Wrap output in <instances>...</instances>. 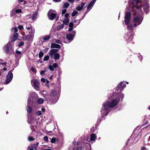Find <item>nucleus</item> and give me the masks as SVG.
I'll use <instances>...</instances> for the list:
<instances>
[{
  "label": "nucleus",
  "mask_w": 150,
  "mask_h": 150,
  "mask_svg": "<svg viewBox=\"0 0 150 150\" xmlns=\"http://www.w3.org/2000/svg\"><path fill=\"white\" fill-rule=\"evenodd\" d=\"M24 45V42H21L20 43H19L18 44V46H21Z\"/></svg>",
  "instance_id": "nucleus-46"
},
{
  "label": "nucleus",
  "mask_w": 150,
  "mask_h": 150,
  "mask_svg": "<svg viewBox=\"0 0 150 150\" xmlns=\"http://www.w3.org/2000/svg\"><path fill=\"white\" fill-rule=\"evenodd\" d=\"M33 87L36 90H39L40 83L38 81L36 80H33L31 81Z\"/></svg>",
  "instance_id": "nucleus-9"
},
{
  "label": "nucleus",
  "mask_w": 150,
  "mask_h": 150,
  "mask_svg": "<svg viewBox=\"0 0 150 150\" xmlns=\"http://www.w3.org/2000/svg\"><path fill=\"white\" fill-rule=\"evenodd\" d=\"M7 70V68L6 67H4L3 68V70L4 71H6Z\"/></svg>",
  "instance_id": "nucleus-59"
},
{
  "label": "nucleus",
  "mask_w": 150,
  "mask_h": 150,
  "mask_svg": "<svg viewBox=\"0 0 150 150\" xmlns=\"http://www.w3.org/2000/svg\"><path fill=\"white\" fill-rule=\"evenodd\" d=\"M18 28L20 30H21L23 28V27L22 25H19L18 26Z\"/></svg>",
  "instance_id": "nucleus-51"
},
{
  "label": "nucleus",
  "mask_w": 150,
  "mask_h": 150,
  "mask_svg": "<svg viewBox=\"0 0 150 150\" xmlns=\"http://www.w3.org/2000/svg\"><path fill=\"white\" fill-rule=\"evenodd\" d=\"M69 27H73V23L72 22H71L69 24Z\"/></svg>",
  "instance_id": "nucleus-49"
},
{
  "label": "nucleus",
  "mask_w": 150,
  "mask_h": 150,
  "mask_svg": "<svg viewBox=\"0 0 150 150\" xmlns=\"http://www.w3.org/2000/svg\"><path fill=\"white\" fill-rule=\"evenodd\" d=\"M141 5L144 11L146 13L148 12L149 6L147 3L145 2L144 4H142L140 0H131V4L129 6L133 11L134 15L133 18V24L130 22L131 17V13L128 12L125 13L124 22L125 24L127 25V29L131 31L133 30V27H136L139 25L143 19V13L141 10L142 7H139Z\"/></svg>",
  "instance_id": "nucleus-1"
},
{
  "label": "nucleus",
  "mask_w": 150,
  "mask_h": 150,
  "mask_svg": "<svg viewBox=\"0 0 150 150\" xmlns=\"http://www.w3.org/2000/svg\"><path fill=\"white\" fill-rule=\"evenodd\" d=\"M59 54L58 53H56L54 55V58L55 60H57L59 59Z\"/></svg>",
  "instance_id": "nucleus-30"
},
{
  "label": "nucleus",
  "mask_w": 150,
  "mask_h": 150,
  "mask_svg": "<svg viewBox=\"0 0 150 150\" xmlns=\"http://www.w3.org/2000/svg\"><path fill=\"white\" fill-rule=\"evenodd\" d=\"M78 11L76 10L74 11L71 14L72 16H75L76 15H77L78 14Z\"/></svg>",
  "instance_id": "nucleus-34"
},
{
  "label": "nucleus",
  "mask_w": 150,
  "mask_h": 150,
  "mask_svg": "<svg viewBox=\"0 0 150 150\" xmlns=\"http://www.w3.org/2000/svg\"><path fill=\"white\" fill-rule=\"evenodd\" d=\"M13 46V44L12 43L10 42H8L4 47L5 52L6 53L8 54L9 52V49H12Z\"/></svg>",
  "instance_id": "nucleus-10"
},
{
  "label": "nucleus",
  "mask_w": 150,
  "mask_h": 150,
  "mask_svg": "<svg viewBox=\"0 0 150 150\" xmlns=\"http://www.w3.org/2000/svg\"><path fill=\"white\" fill-rule=\"evenodd\" d=\"M46 82L47 83H49V81L48 80H46Z\"/></svg>",
  "instance_id": "nucleus-62"
},
{
  "label": "nucleus",
  "mask_w": 150,
  "mask_h": 150,
  "mask_svg": "<svg viewBox=\"0 0 150 150\" xmlns=\"http://www.w3.org/2000/svg\"><path fill=\"white\" fill-rule=\"evenodd\" d=\"M43 139L45 142H47L48 141V137L47 136H45L44 137Z\"/></svg>",
  "instance_id": "nucleus-39"
},
{
  "label": "nucleus",
  "mask_w": 150,
  "mask_h": 150,
  "mask_svg": "<svg viewBox=\"0 0 150 150\" xmlns=\"http://www.w3.org/2000/svg\"><path fill=\"white\" fill-rule=\"evenodd\" d=\"M87 144L88 145V144H84L83 146L82 145H79L76 148H74L72 150H91L90 148L86 147L87 146Z\"/></svg>",
  "instance_id": "nucleus-7"
},
{
  "label": "nucleus",
  "mask_w": 150,
  "mask_h": 150,
  "mask_svg": "<svg viewBox=\"0 0 150 150\" xmlns=\"http://www.w3.org/2000/svg\"><path fill=\"white\" fill-rule=\"evenodd\" d=\"M70 2H73L74 0H68Z\"/></svg>",
  "instance_id": "nucleus-58"
},
{
  "label": "nucleus",
  "mask_w": 150,
  "mask_h": 150,
  "mask_svg": "<svg viewBox=\"0 0 150 150\" xmlns=\"http://www.w3.org/2000/svg\"><path fill=\"white\" fill-rule=\"evenodd\" d=\"M45 111V109L44 108H42L41 109V111H39L36 112V115H42Z\"/></svg>",
  "instance_id": "nucleus-16"
},
{
  "label": "nucleus",
  "mask_w": 150,
  "mask_h": 150,
  "mask_svg": "<svg viewBox=\"0 0 150 150\" xmlns=\"http://www.w3.org/2000/svg\"><path fill=\"white\" fill-rule=\"evenodd\" d=\"M2 90V88H0V91H1Z\"/></svg>",
  "instance_id": "nucleus-64"
},
{
  "label": "nucleus",
  "mask_w": 150,
  "mask_h": 150,
  "mask_svg": "<svg viewBox=\"0 0 150 150\" xmlns=\"http://www.w3.org/2000/svg\"><path fill=\"white\" fill-rule=\"evenodd\" d=\"M28 121L29 123L32 124L34 122V119L32 117L31 115H28Z\"/></svg>",
  "instance_id": "nucleus-14"
},
{
  "label": "nucleus",
  "mask_w": 150,
  "mask_h": 150,
  "mask_svg": "<svg viewBox=\"0 0 150 150\" xmlns=\"http://www.w3.org/2000/svg\"><path fill=\"white\" fill-rule=\"evenodd\" d=\"M41 81L42 82H43L44 83H45V81H46V80L45 79L43 78H42L41 79Z\"/></svg>",
  "instance_id": "nucleus-52"
},
{
  "label": "nucleus",
  "mask_w": 150,
  "mask_h": 150,
  "mask_svg": "<svg viewBox=\"0 0 150 150\" xmlns=\"http://www.w3.org/2000/svg\"><path fill=\"white\" fill-rule=\"evenodd\" d=\"M18 29L17 27H15L14 28H12L11 29V31L12 32H13L14 33H17Z\"/></svg>",
  "instance_id": "nucleus-29"
},
{
  "label": "nucleus",
  "mask_w": 150,
  "mask_h": 150,
  "mask_svg": "<svg viewBox=\"0 0 150 150\" xmlns=\"http://www.w3.org/2000/svg\"><path fill=\"white\" fill-rule=\"evenodd\" d=\"M56 139L55 138H52L51 140V142L52 143H54L55 142Z\"/></svg>",
  "instance_id": "nucleus-44"
},
{
  "label": "nucleus",
  "mask_w": 150,
  "mask_h": 150,
  "mask_svg": "<svg viewBox=\"0 0 150 150\" xmlns=\"http://www.w3.org/2000/svg\"><path fill=\"white\" fill-rule=\"evenodd\" d=\"M57 93V91H52L51 92V95L52 96H55Z\"/></svg>",
  "instance_id": "nucleus-31"
},
{
  "label": "nucleus",
  "mask_w": 150,
  "mask_h": 150,
  "mask_svg": "<svg viewBox=\"0 0 150 150\" xmlns=\"http://www.w3.org/2000/svg\"><path fill=\"white\" fill-rule=\"evenodd\" d=\"M74 22H75V23H77V22H78V23H80V21H79V20H76V21H74Z\"/></svg>",
  "instance_id": "nucleus-61"
},
{
  "label": "nucleus",
  "mask_w": 150,
  "mask_h": 150,
  "mask_svg": "<svg viewBox=\"0 0 150 150\" xmlns=\"http://www.w3.org/2000/svg\"><path fill=\"white\" fill-rule=\"evenodd\" d=\"M24 0H18V2H23Z\"/></svg>",
  "instance_id": "nucleus-60"
},
{
  "label": "nucleus",
  "mask_w": 150,
  "mask_h": 150,
  "mask_svg": "<svg viewBox=\"0 0 150 150\" xmlns=\"http://www.w3.org/2000/svg\"><path fill=\"white\" fill-rule=\"evenodd\" d=\"M28 149H29V150H34L32 148L29 149V147L28 148Z\"/></svg>",
  "instance_id": "nucleus-63"
},
{
  "label": "nucleus",
  "mask_w": 150,
  "mask_h": 150,
  "mask_svg": "<svg viewBox=\"0 0 150 150\" xmlns=\"http://www.w3.org/2000/svg\"><path fill=\"white\" fill-rule=\"evenodd\" d=\"M73 144L74 146L77 145L78 144V143L76 141H74L73 142Z\"/></svg>",
  "instance_id": "nucleus-43"
},
{
  "label": "nucleus",
  "mask_w": 150,
  "mask_h": 150,
  "mask_svg": "<svg viewBox=\"0 0 150 150\" xmlns=\"http://www.w3.org/2000/svg\"><path fill=\"white\" fill-rule=\"evenodd\" d=\"M39 144L38 142H37L36 143L34 144H33L31 145V147L32 148H34L35 149H36V148L38 147V146Z\"/></svg>",
  "instance_id": "nucleus-23"
},
{
  "label": "nucleus",
  "mask_w": 150,
  "mask_h": 150,
  "mask_svg": "<svg viewBox=\"0 0 150 150\" xmlns=\"http://www.w3.org/2000/svg\"><path fill=\"white\" fill-rule=\"evenodd\" d=\"M43 55V53L42 51H40L39 54V58L42 57Z\"/></svg>",
  "instance_id": "nucleus-38"
},
{
  "label": "nucleus",
  "mask_w": 150,
  "mask_h": 150,
  "mask_svg": "<svg viewBox=\"0 0 150 150\" xmlns=\"http://www.w3.org/2000/svg\"><path fill=\"white\" fill-rule=\"evenodd\" d=\"M52 66L54 67V68H56L58 67V65L57 63H54L52 65Z\"/></svg>",
  "instance_id": "nucleus-42"
},
{
  "label": "nucleus",
  "mask_w": 150,
  "mask_h": 150,
  "mask_svg": "<svg viewBox=\"0 0 150 150\" xmlns=\"http://www.w3.org/2000/svg\"><path fill=\"white\" fill-rule=\"evenodd\" d=\"M126 86V84L124 82H122L119 83L117 88V90L120 91H121Z\"/></svg>",
  "instance_id": "nucleus-11"
},
{
  "label": "nucleus",
  "mask_w": 150,
  "mask_h": 150,
  "mask_svg": "<svg viewBox=\"0 0 150 150\" xmlns=\"http://www.w3.org/2000/svg\"><path fill=\"white\" fill-rule=\"evenodd\" d=\"M64 26V25L63 24H62L59 27H58L57 28V30H60L61 29L63 28Z\"/></svg>",
  "instance_id": "nucleus-32"
},
{
  "label": "nucleus",
  "mask_w": 150,
  "mask_h": 150,
  "mask_svg": "<svg viewBox=\"0 0 150 150\" xmlns=\"http://www.w3.org/2000/svg\"><path fill=\"white\" fill-rule=\"evenodd\" d=\"M31 105H28H28L27 107V112H28L29 114H30L32 112L33 110L32 108L30 106Z\"/></svg>",
  "instance_id": "nucleus-21"
},
{
  "label": "nucleus",
  "mask_w": 150,
  "mask_h": 150,
  "mask_svg": "<svg viewBox=\"0 0 150 150\" xmlns=\"http://www.w3.org/2000/svg\"><path fill=\"white\" fill-rule=\"evenodd\" d=\"M69 4L68 3H65L64 4L63 7L64 8H67L69 7Z\"/></svg>",
  "instance_id": "nucleus-33"
},
{
  "label": "nucleus",
  "mask_w": 150,
  "mask_h": 150,
  "mask_svg": "<svg viewBox=\"0 0 150 150\" xmlns=\"http://www.w3.org/2000/svg\"><path fill=\"white\" fill-rule=\"evenodd\" d=\"M145 141L146 142H150V133L146 134L144 137Z\"/></svg>",
  "instance_id": "nucleus-17"
},
{
  "label": "nucleus",
  "mask_w": 150,
  "mask_h": 150,
  "mask_svg": "<svg viewBox=\"0 0 150 150\" xmlns=\"http://www.w3.org/2000/svg\"><path fill=\"white\" fill-rule=\"evenodd\" d=\"M48 67L50 71H53L54 70V67L52 65H50Z\"/></svg>",
  "instance_id": "nucleus-36"
},
{
  "label": "nucleus",
  "mask_w": 150,
  "mask_h": 150,
  "mask_svg": "<svg viewBox=\"0 0 150 150\" xmlns=\"http://www.w3.org/2000/svg\"><path fill=\"white\" fill-rule=\"evenodd\" d=\"M73 27H70V28L69 29L68 31H71L73 30Z\"/></svg>",
  "instance_id": "nucleus-55"
},
{
  "label": "nucleus",
  "mask_w": 150,
  "mask_h": 150,
  "mask_svg": "<svg viewBox=\"0 0 150 150\" xmlns=\"http://www.w3.org/2000/svg\"><path fill=\"white\" fill-rule=\"evenodd\" d=\"M61 0H53L55 2H59Z\"/></svg>",
  "instance_id": "nucleus-56"
},
{
  "label": "nucleus",
  "mask_w": 150,
  "mask_h": 150,
  "mask_svg": "<svg viewBox=\"0 0 150 150\" xmlns=\"http://www.w3.org/2000/svg\"><path fill=\"white\" fill-rule=\"evenodd\" d=\"M18 33H14L13 35V37L11 39V41L13 42L16 40L18 38Z\"/></svg>",
  "instance_id": "nucleus-19"
},
{
  "label": "nucleus",
  "mask_w": 150,
  "mask_h": 150,
  "mask_svg": "<svg viewBox=\"0 0 150 150\" xmlns=\"http://www.w3.org/2000/svg\"><path fill=\"white\" fill-rule=\"evenodd\" d=\"M38 14L37 12H35L33 14L32 18V19L33 21H35L37 18Z\"/></svg>",
  "instance_id": "nucleus-24"
},
{
  "label": "nucleus",
  "mask_w": 150,
  "mask_h": 150,
  "mask_svg": "<svg viewBox=\"0 0 150 150\" xmlns=\"http://www.w3.org/2000/svg\"><path fill=\"white\" fill-rule=\"evenodd\" d=\"M96 138V135L95 134H92L91 135L90 140L92 143H93L95 142Z\"/></svg>",
  "instance_id": "nucleus-13"
},
{
  "label": "nucleus",
  "mask_w": 150,
  "mask_h": 150,
  "mask_svg": "<svg viewBox=\"0 0 150 150\" xmlns=\"http://www.w3.org/2000/svg\"><path fill=\"white\" fill-rule=\"evenodd\" d=\"M50 38V36H44L42 38V40L44 42H46L47 40H49Z\"/></svg>",
  "instance_id": "nucleus-25"
},
{
  "label": "nucleus",
  "mask_w": 150,
  "mask_h": 150,
  "mask_svg": "<svg viewBox=\"0 0 150 150\" xmlns=\"http://www.w3.org/2000/svg\"><path fill=\"white\" fill-rule=\"evenodd\" d=\"M49 57L48 55H47L45 56L44 58V60L45 61H47L49 60Z\"/></svg>",
  "instance_id": "nucleus-37"
},
{
  "label": "nucleus",
  "mask_w": 150,
  "mask_h": 150,
  "mask_svg": "<svg viewBox=\"0 0 150 150\" xmlns=\"http://www.w3.org/2000/svg\"><path fill=\"white\" fill-rule=\"evenodd\" d=\"M60 45L55 43H52L51 44V48H60Z\"/></svg>",
  "instance_id": "nucleus-20"
},
{
  "label": "nucleus",
  "mask_w": 150,
  "mask_h": 150,
  "mask_svg": "<svg viewBox=\"0 0 150 150\" xmlns=\"http://www.w3.org/2000/svg\"><path fill=\"white\" fill-rule=\"evenodd\" d=\"M28 140L29 141H31L35 140V139L33 137L30 136L28 137Z\"/></svg>",
  "instance_id": "nucleus-35"
},
{
  "label": "nucleus",
  "mask_w": 150,
  "mask_h": 150,
  "mask_svg": "<svg viewBox=\"0 0 150 150\" xmlns=\"http://www.w3.org/2000/svg\"><path fill=\"white\" fill-rule=\"evenodd\" d=\"M56 12L55 11L50 10L48 13V16L49 19L52 20L56 17Z\"/></svg>",
  "instance_id": "nucleus-8"
},
{
  "label": "nucleus",
  "mask_w": 150,
  "mask_h": 150,
  "mask_svg": "<svg viewBox=\"0 0 150 150\" xmlns=\"http://www.w3.org/2000/svg\"><path fill=\"white\" fill-rule=\"evenodd\" d=\"M13 69L10 71L7 76L5 82H4L5 84H8L12 80L13 77V74L12 71Z\"/></svg>",
  "instance_id": "nucleus-6"
},
{
  "label": "nucleus",
  "mask_w": 150,
  "mask_h": 150,
  "mask_svg": "<svg viewBox=\"0 0 150 150\" xmlns=\"http://www.w3.org/2000/svg\"><path fill=\"white\" fill-rule=\"evenodd\" d=\"M57 52V50L54 49H52L50 50L49 53V55L52 57H53V55H55V54Z\"/></svg>",
  "instance_id": "nucleus-15"
},
{
  "label": "nucleus",
  "mask_w": 150,
  "mask_h": 150,
  "mask_svg": "<svg viewBox=\"0 0 150 150\" xmlns=\"http://www.w3.org/2000/svg\"><path fill=\"white\" fill-rule=\"evenodd\" d=\"M96 1V0H93L90 3L87 7L86 12L88 13Z\"/></svg>",
  "instance_id": "nucleus-12"
},
{
  "label": "nucleus",
  "mask_w": 150,
  "mask_h": 150,
  "mask_svg": "<svg viewBox=\"0 0 150 150\" xmlns=\"http://www.w3.org/2000/svg\"><path fill=\"white\" fill-rule=\"evenodd\" d=\"M76 32L73 31L72 32V34H68L66 35V38L67 40H66L65 37H63L61 38V40L64 42L68 43L71 42L74 39V38L75 36Z\"/></svg>",
  "instance_id": "nucleus-5"
},
{
  "label": "nucleus",
  "mask_w": 150,
  "mask_h": 150,
  "mask_svg": "<svg viewBox=\"0 0 150 150\" xmlns=\"http://www.w3.org/2000/svg\"><path fill=\"white\" fill-rule=\"evenodd\" d=\"M3 70H0V76H1V74L2 73Z\"/></svg>",
  "instance_id": "nucleus-57"
},
{
  "label": "nucleus",
  "mask_w": 150,
  "mask_h": 150,
  "mask_svg": "<svg viewBox=\"0 0 150 150\" xmlns=\"http://www.w3.org/2000/svg\"><path fill=\"white\" fill-rule=\"evenodd\" d=\"M66 11H67V10L66 9H64L62 11V14L63 15L64 14L66 13Z\"/></svg>",
  "instance_id": "nucleus-50"
},
{
  "label": "nucleus",
  "mask_w": 150,
  "mask_h": 150,
  "mask_svg": "<svg viewBox=\"0 0 150 150\" xmlns=\"http://www.w3.org/2000/svg\"><path fill=\"white\" fill-rule=\"evenodd\" d=\"M6 62H4V61L2 59H0V65H2L3 67H5L7 64Z\"/></svg>",
  "instance_id": "nucleus-26"
},
{
  "label": "nucleus",
  "mask_w": 150,
  "mask_h": 150,
  "mask_svg": "<svg viewBox=\"0 0 150 150\" xmlns=\"http://www.w3.org/2000/svg\"><path fill=\"white\" fill-rule=\"evenodd\" d=\"M141 150H147L144 147H142Z\"/></svg>",
  "instance_id": "nucleus-54"
},
{
  "label": "nucleus",
  "mask_w": 150,
  "mask_h": 150,
  "mask_svg": "<svg viewBox=\"0 0 150 150\" xmlns=\"http://www.w3.org/2000/svg\"><path fill=\"white\" fill-rule=\"evenodd\" d=\"M69 14L68 13H66L65 15V16L66 18H68V17L69 16Z\"/></svg>",
  "instance_id": "nucleus-53"
},
{
  "label": "nucleus",
  "mask_w": 150,
  "mask_h": 150,
  "mask_svg": "<svg viewBox=\"0 0 150 150\" xmlns=\"http://www.w3.org/2000/svg\"><path fill=\"white\" fill-rule=\"evenodd\" d=\"M132 34H130V33H128V35L127 36L128 41H130L132 40L133 39L132 36H133V35L132 34Z\"/></svg>",
  "instance_id": "nucleus-22"
},
{
  "label": "nucleus",
  "mask_w": 150,
  "mask_h": 150,
  "mask_svg": "<svg viewBox=\"0 0 150 150\" xmlns=\"http://www.w3.org/2000/svg\"><path fill=\"white\" fill-rule=\"evenodd\" d=\"M44 101L43 99L42 98H40L37 100V103L39 104H42Z\"/></svg>",
  "instance_id": "nucleus-27"
},
{
  "label": "nucleus",
  "mask_w": 150,
  "mask_h": 150,
  "mask_svg": "<svg viewBox=\"0 0 150 150\" xmlns=\"http://www.w3.org/2000/svg\"><path fill=\"white\" fill-rule=\"evenodd\" d=\"M111 95L113 96V100L110 102L107 101L103 105L104 109L102 108L100 111L102 116L107 115L110 111V108H113L117 105L120 100H122L124 97L123 94L121 93L114 92Z\"/></svg>",
  "instance_id": "nucleus-2"
},
{
  "label": "nucleus",
  "mask_w": 150,
  "mask_h": 150,
  "mask_svg": "<svg viewBox=\"0 0 150 150\" xmlns=\"http://www.w3.org/2000/svg\"><path fill=\"white\" fill-rule=\"evenodd\" d=\"M45 72V71L44 70H42L41 71L40 74L41 75H43L44 74Z\"/></svg>",
  "instance_id": "nucleus-45"
},
{
  "label": "nucleus",
  "mask_w": 150,
  "mask_h": 150,
  "mask_svg": "<svg viewBox=\"0 0 150 150\" xmlns=\"http://www.w3.org/2000/svg\"><path fill=\"white\" fill-rule=\"evenodd\" d=\"M55 42L58 44H61V41L60 40H56Z\"/></svg>",
  "instance_id": "nucleus-47"
},
{
  "label": "nucleus",
  "mask_w": 150,
  "mask_h": 150,
  "mask_svg": "<svg viewBox=\"0 0 150 150\" xmlns=\"http://www.w3.org/2000/svg\"><path fill=\"white\" fill-rule=\"evenodd\" d=\"M16 54L21 55V52L20 51L17 50L16 51Z\"/></svg>",
  "instance_id": "nucleus-48"
},
{
  "label": "nucleus",
  "mask_w": 150,
  "mask_h": 150,
  "mask_svg": "<svg viewBox=\"0 0 150 150\" xmlns=\"http://www.w3.org/2000/svg\"><path fill=\"white\" fill-rule=\"evenodd\" d=\"M38 99V95L35 92L30 93L28 100V104L33 105L35 103Z\"/></svg>",
  "instance_id": "nucleus-3"
},
{
  "label": "nucleus",
  "mask_w": 150,
  "mask_h": 150,
  "mask_svg": "<svg viewBox=\"0 0 150 150\" xmlns=\"http://www.w3.org/2000/svg\"><path fill=\"white\" fill-rule=\"evenodd\" d=\"M63 24H65L66 25H67L69 23V20L68 18H66L63 20Z\"/></svg>",
  "instance_id": "nucleus-28"
},
{
  "label": "nucleus",
  "mask_w": 150,
  "mask_h": 150,
  "mask_svg": "<svg viewBox=\"0 0 150 150\" xmlns=\"http://www.w3.org/2000/svg\"><path fill=\"white\" fill-rule=\"evenodd\" d=\"M15 56L16 57L17 59H19L21 57V56L20 54H16L15 55Z\"/></svg>",
  "instance_id": "nucleus-40"
},
{
  "label": "nucleus",
  "mask_w": 150,
  "mask_h": 150,
  "mask_svg": "<svg viewBox=\"0 0 150 150\" xmlns=\"http://www.w3.org/2000/svg\"><path fill=\"white\" fill-rule=\"evenodd\" d=\"M85 4L84 3H81V5H79L76 7V9L78 11H80L83 9Z\"/></svg>",
  "instance_id": "nucleus-18"
},
{
  "label": "nucleus",
  "mask_w": 150,
  "mask_h": 150,
  "mask_svg": "<svg viewBox=\"0 0 150 150\" xmlns=\"http://www.w3.org/2000/svg\"><path fill=\"white\" fill-rule=\"evenodd\" d=\"M15 12L17 13H21V10L20 9H18L16 10Z\"/></svg>",
  "instance_id": "nucleus-41"
},
{
  "label": "nucleus",
  "mask_w": 150,
  "mask_h": 150,
  "mask_svg": "<svg viewBox=\"0 0 150 150\" xmlns=\"http://www.w3.org/2000/svg\"><path fill=\"white\" fill-rule=\"evenodd\" d=\"M26 28L28 30H30V31L29 32V34L27 36V39L30 41L32 40L33 38L34 34L35 32L34 28H32L31 25L30 24L26 23Z\"/></svg>",
  "instance_id": "nucleus-4"
}]
</instances>
